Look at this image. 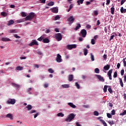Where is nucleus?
<instances>
[{"label":"nucleus","mask_w":126,"mask_h":126,"mask_svg":"<svg viewBox=\"0 0 126 126\" xmlns=\"http://www.w3.org/2000/svg\"><path fill=\"white\" fill-rule=\"evenodd\" d=\"M81 27V25H80V24H78L77 26L75 27V28L74 29V30H75V31H77V30H78V29H79V28H80Z\"/></svg>","instance_id":"obj_18"},{"label":"nucleus","mask_w":126,"mask_h":126,"mask_svg":"<svg viewBox=\"0 0 126 126\" xmlns=\"http://www.w3.org/2000/svg\"><path fill=\"white\" fill-rule=\"evenodd\" d=\"M12 86H13V87H16V88H20V85H19L17 84H15L14 83H12Z\"/></svg>","instance_id":"obj_19"},{"label":"nucleus","mask_w":126,"mask_h":126,"mask_svg":"<svg viewBox=\"0 0 126 126\" xmlns=\"http://www.w3.org/2000/svg\"><path fill=\"white\" fill-rule=\"evenodd\" d=\"M76 48V44H69L67 45V49L68 50H72V49H75Z\"/></svg>","instance_id":"obj_8"},{"label":"nucleus","mask_w":126,"mask_h":126,"mask_svg":"<svg viewBox=\"0 0 126 126\" xmlns=\"http://www.w3.org/2000/svg\"><path fill=\"white\" fill-rule=\"evenodd\" d=\"M103 68L105 70H109V69L110 68V65L107 64L104 66Z\"/></svg>","instance_id":"obj_22"},{"label":"nucleus","mask_w":126,"mask_h":126,"mask_svg":"<svg viewBox=\"0 0 126 126\" xmlns=\"http://www.w3.org/2000/svg\"><path fill=\"white\" fill-rule=\"evenodd\" d=\"M54 31H55V32H60V30L58 28H56L55 29Z\"/></svg>","instance_id":"obj_59"},{"label":"nucleus","mask_w":126,"mask_h":126,"mask_svg":"<svg viewBox=\"0 0 126 126\" xmlns=\"http://www.w3.org/2000/svg\"><path fill=\"white\" fill-rule=\"evenodd\" d=\"M12 24H14V21L13 20H10L8 23L7 24V25L8 26H10V25H12Z\"/></svg>","instance_id":"obj_13"},{"label":"nucleus","mask_w":126,"mask_h":126,"mask_svg":"<svg viewBox=\"0 0 126 126\" xmlns=\"http://www.w3.org/2000/svg\"><path fill=\"white\" fill-rule=\"evenodd\" d=\"M120 116H125L126 115V110H125L123 113H120Z\"/></svg>","instance_id":"obj_45"},{"label":"nucleus","mask_w":126,"mask_h":126,"mask_svg":"<svg viewBox=\"0 0 126 126\" xmlns=\"http://www.w3.org/2000/svg\"><path fill=\"white\" fill-rule=\"evenodd\" d=\"M44 39V36H41L37 39V41H42Z\"/></svg>","instance_id":"obj_41"},{"label":"nucleus","mask_w":126,"mask_h":126,"mask_svg":"<svg viewBox=\"0 0 126 126\" xmlns=\"http://www.w3.org/2000/svg\"><path fill=\"white\" fill-rule=\"evenodd\" d=\"M121 74L122 76H123V75H124V74H125V70L124 69L121 70Z\"/></svg>","instance_id":"obj_46"},{"label":"nucleus","mask_w":126,"mask_h":126,"mask_svg":"<svg viewBox=\"0 0 126 126\" xmlns=\"http://www.w3.org/2000/svg\"><path fill=\"white\" fill-rule=\"evenodd\" d=\"M1 15L2 16H4V17H5V16H7V14L5 12H1Z\"/></svg>","instance_id":"obj_32"},{"label":"nucleus","mask_w":126,"mask_h":126,"mask_svg":"<svg viewBox=\"0 0 126 126\" xmlns=\"http://www.w3.org/2000/svg\"><path fill=\"white\" fill-rule=\"evenodd\" d=\"M16 103V100L14 98H9L8 100H7V104L14 105Z\"/></svg>","instance_id":"obj_4"},{"label":"nucleus","mask_w":126,"mask_h":126,"mask_svg":"<svg viewBox=\"0 0 126 126\" xmlns=\"http://www.w3.org/2000/svg\"><path fill=\"white\" fill-rule=\"evenodd\" d=\"M39 115H40V113H36V114H33L34 118V119H36V118L37 117H38V116H39Z\"/></svg>","instance_id":"obj_42"},{"label":"nucleus","mask_w":126,"mask_h":126,"mask_svg":"<svg viewBox=\"0 0 126 126\" xmlns=\"http://www.w3.org/2000/svg\"><path fill=\"white\" fill-rule=\"evenodd\" d=\"M107 116L108 118H109V119L111 118V114H110V113H107Z\"/></svg>","instance_id":"obj_63"},{"label":"nucleus","mask_w":126,"mask_h":126,"mask_svg":"<svg viewBox=\"0 0 126 126\" xmlns=\"http://www.w3.org/2000/svg\"><path fill=\"white\" fill-rule=\"evenodd\" d=\"M124 81L126 82V75L124 76Z\"/></svg>","instance_id":"obj_64"},{"label":"nucleus","mask_w":126,"mask_h":126,"mask_svg":"<svg viewBox=\"0 0 126 126\" xmlns=\"http://www.w3.org/2000/svg\"><path fill=\"white\" fill-rule=\"evenodd\" d=\"M14 37H15V38H16V39H20V36H18L16 34H14Z\"/></svg>","instance_id":"obj_49"},{"label":"nucleus","mask_w":126,"mask_h":126,"mask_svg":"<svg viewBox=\"0 0 126 126\" xmlns=\"http://www.w3.org/2000/svg\"><path fill=\"white\" fill-rule=\"evenodd\" d=\"M108 75L109 76V78L110 80H111V70H109L108 72Z\"/></svg>","instance_id":"obj_43"},{"label":"nucleus","mask_w":126,"mask_h":126,"mask_svg":"<svg viewBox=\"0 0 126 126\" xmlns=\"http://www.w3.org/2000/svg\"><path fill=\"white\" fill-rule=\"evenodd\" d=\"M73 7V4H71L69 6V9H71Z\"/></svg>","instance_id":"obj_62"},{"label":"nucleus","mask_w":126,"mask_h":126,"mask_svg":"<svg viewBox=\"0 0 126 126\" xmlns=\"http://www.w3.org/2000/svg\"><path fill=\"white\" fill-rule=\"evenodd\" d=\"M116 114V111L115 110H113L111 111V115H115Z\"/></svg>","instance_id":"obj_55"},{"label":"nucleus","mask_w":126,"mask_h":126,"mask_svg":"<svg viewBox=\"0 0 126 126\" xmlns=\"http://www.w3.org/2000/svg\"><path fill=\"white\" fill-rule=\"evenodd\" d=\"M111 13L112 14H114V13H115V8L114 7V6H113L111 8Z\"/></svg>","instance_id":"obj_26"},{"label":"nucleus","mask_w":126,"mask_h":126,"mask_svg":"<svg viewBox=\"0 0 126 126\" xmlns=\"http://www.w3.org/2000/svg\"><path fill=\"white\" fill-rule=\"evenodd\" d=\"M75 19L73 18V16H70L68 19H67V21L68 22H70V24H72L73 22H74Z\"/></svg>","instance_id":"obj_9"},{"label":"nucleus","mask_w":126,"mask_h":126,"mask_svg":"<svg viewBox=\"0 0 126 126\" xmlns=\"http://www.w3.org/2000/svg\"><path fill=\"white\" fill-rule=\"evenodd\" d=\"M62 87H63V88H69V85L64 84V85H62Z\"/></svg>","instance_id":"obj_23"},{"label":"nucleus","mask_w":126,"mask_h":126,"mask_svg":"<svg viewBox=\"0 0 126 126\" xmlns=\"http://www.w3.org/2000/svg\"><path fill=\"white\" fill-rule=\"evenodd\" d=\"M68 80L69 81H72V80H73V75L72 74L69 75L68 78Z\"/></svg>","instance_id":"obj_17"},{"label":"nucleus","mask_w":126,"mask_h":126,"mask_svg":"<svg viewBox=\"0 0 126 126\" xmlns=\"http://www.w3.org/2000/svg\"><path fill=\"white\" fill-rule=\"evenodd\" d=\"M51 11L53 13H58L59 12V9H58L57 7H54L51 9Z\"/></svg>","instance_id":"obj_11"},{"label":"nucleus","mask_w":126,"mask_h":126,"mask_svg":"<svg viewBox=\"0 0 126 126\" xmlns=\"http://www.w3.org/2000/svg\"><path fill=\"white\" fill-rule=\"evenodd\" d=\"M21 16L23 17H26L27 16V15L25 13V12H22L21 13Z\"/></svg>","instance_id":"obj_38"},{"label":"nucleus","mask_w":126,"mask_h":126,"mask_svg":"<svg viewBox=\"0 0 126 126\" xmlns=\"http://www.w3.org/2000/svg\"><path fill=\"white\" fill-rule=\"evenodd\" d=\"M74 118H75V115L73 113H71L68 116V117L65 119V122H70L72 120H73Z\"/></svg>","instance_id":"obj_2"},{"label":"nucleus","mask_w":126,"mask_h":126,"mask_svg":"<svg viewBox=\"0 0 126 126\" xmlns=\"http://www.w3.org/2000/svg\"><path fill=\"white\" fill-rule=\"evenodd\" d=\"M91 61L92 62H94V55H93V54H92V53H91Z\"/></svg>","instance_id":"obj_35"},{"label":"nucleus","mask_w":126,"mask_h":126,"mask_svg":"<svg viewBox=\"0 0 126 126\" xmlns=\"http://www.w3.org/2000/svg\"><path fill=\"white\" fill-rule=\"evenodd\" d=\"M80 33L82 34V36L83 37V38H85V37H86V35H87V32L85 29L82 30L80 32Z\"/></svg>","instance_id":"obj_6"},{"label":"nucleus","mask_w":126,"mask_h":126,"mask_svg":"<svg viewBox=\"0 0 126 126\" xmlns=\"http://www.w3.org/2000/svg\"><path fill=\"white\" fill-rule=\"evenodd\" d=\"M34 113H36V110H32L30 112V114H33Z\"/></svg>","instance_id":"obj_54"},{"label":"nucleus","mask_w":126,"mask_h":126,"mask_svg":"<svg viewBox=\"0 0 126 126\" xmlns=\"http://www.w3.org/2000/svg\"><path fill=\"white\" fill-rule=\"evenodd\" d=\"M41 3H46V0H40Z\"/></svg>","instance_id":"obj_52"},{"label":"nucleus","mask_w":126,"mask_h":126,"mask_svg":"<svg viewBox=\"0 0 126 126\" xmlns=\"http://www.w3.org/2000/svg\"><path fill=\"white\" fill-rule=\"evenodd\" d=\"M54 38L57 40V41H62V39H63V36L62 35V33H58L55 34Z\"/></svg>","instance_id":"obj_3"},{"label":"nucleus","mask_w":126,"mask_h":126,"mask_svg":"<svg viewBox=\"0 0 126 126\" xmlns=\"http://www.w3.org/2000/svg\"><path fill=\"white\" fill-rule=\"evenodd\" d=\"M83 1H84V0H78L77 2L78 5H80V3L81 4H82V3H83Z\"/></svg>","instance_id":"obj_28"},{"label":"nucleus","mask_w":126,"mask_h":126,"mask_svg":"<svg viewBox=\"0 0 126 126\" xmlns=\"http://www.w3.org/2000/svg\"><path fill=\"white\" fill-rule=\"evenodd\" d=\"M123 63H124V66H125L126 67V60L125 58L123 59Z\"/></svg>","instance_id":"obj_48"},{"label":"nucleus","mask_w":126,"mask_h":126,"mask_svg":"<svg viewBox=\"0 0 126 126\" xmlns=\"http://www.w3.org/2000/svg\"><path fill=\"white\" fill-rule=\"evenodd\" d=\"M94 15H97L98 14V12L97 11H94Z\"/></svg>","instance_id":"obj_58"},{"label":"nucleus","mask_w":126,"mask_h":126,"mask_svg":"<svg viewBox=\"0 0 126 126\" xmlns=\"http://www.w3.org/2000/svg\"><path fill=\"white\" fill-rule=\"evenodd\" d=\"M58 117H63L64 114H63V113L60 112L57 114Z\"/></svg>","instance_id":"obj_33"},{"label":"nucleus","mask_w":126,"mask_h":126,"mask_svg":"<svg viewBox=\"0 0 126 126\" xmlns=\"http://www.w3.org/2000/svg\"><path fill=\"white\" fill-rule=\"evenodd\" d=\"M99 121L100 122V123H102V125H103L104 126H107L108 125H107V123H106V122H105V121L100 119L99 120Z\"/></svg>","instance_id":"obj_21"},{"label":"nucleus","mask_w":126,"mask_h":126,"mask_svg":"<svg viewBox=\"0 0 126 126\" xmlns=\"http://www.w3.org/2000/svg\"><path fill=\"white\" fill-rule=\"evenodd\" d=\"M94 72H95V73H99V72H100V70L99 69V68H96L94 69Z\"/></svg>","instance_id":"obj_40"},{"label":"nucleus","mask_w":126,"mask_h":126,"mask_svg":"<svg viewBox=\"0 0 126 126\" xmlns=\"http://www.w3.org/2000/svg\"><path fill=\"white\" fill-rule=\"evenodd\" d=\"M91 44L92 45H95V40H94V39H92V40H91Z\"/></svg>","instance_id":"obj_47"},{"label":"nucleus","mask_w":126,"mask_h":126,"mask_svg":"<svg viewBox=\"0 0 126 126\" xmlns=\"http://www.w3.org/2000/svg\"><path fill=\"white\" fill-rule=\"evenodd\" d=\"M117 68H118V69L120 68V67H121V63H118L117 64Z\"/></svg>","instance_id":"obj_60"},{"label":"nucleus","mask_w":126,"mask_h":126,"mask_svg":"<svg viewBox=\"0 0 126 126\" xmlns=\"http://www.w3.org/2000/svg\"><path fill=\"white\" fill-rule=\"evenodd\" d=\"M68 106H70V107H71V108H73V109H75V108H76V106L73 104V103L71 102H68Z\"/></svg>","instance_id":"obj_16"},{"label":"nucleus","mask_w":126,"mask_h":126,"mask_svg":"<svg viewBox=\"0 0 126 126\" xmlns=\"http://www.w3.org/2000/svg\"><path fill=\"white\" fill-rule=\"evenodd\" d=\"M1 41H2L3 42H10L11 40H10V39L8 38L3 37L1 38Z\"/></svg>","instance_id":"obj_12"},{"label":"nucleus","mask_w":126,"mask_h":126,"mask_svg":"<svg viewBox=\"0 0 126 126\" xmlns=\"http://www.w3.org/2000/svg\"><path fill=\"white\" fill-rule=\"evenodd\" d=\"M94 116H99V112H98V111H94Z\"/></svg>","instance_id":"obj_44"},{"label":"nucleus","mask_w":126,"mask_h":126,"mask_svg":"<svg viewBox=\"0 0 126 126\" xmlns=\"http://www.w3.org/2000/svg\"><path fill=\"white\" fill-rule=\"evenodd\" d=\"M120 11H121V13H126V9H124V7H122L121 8Z\"/></svg>","instance_id":"obj_20"},{"label":"nucleus","mask_w":126,"mask_h":126,"mask_svg":"<svg viewBox=\"0 0 126 126\" xmlns=\"http://www.w3.org/2000/svg\"><path fill=\"white\" fill-rule=\"evenodd\" d=\"M75 85L77 87V89H80V85L78 84V82L75 83Z\"/></svg>","instance_id":"obj_31"},{"label":"nucleus","mask_w":126,"mask_h":126,"mask_svg":"<svg viewBox=\"0 0 126 126\" xmlns=\"http://www.w3.org/2000/svg\"><path fill=\"white\" fill-rule=\"evenodd\" d=\"M117 76H118V72L115 71L114 73L113 77L114 78H117Z\"/></svg>","instance_id":"obj_39"},{"label":"nucleus","mask_w":126,"mask_h":126,"mask_svg":"<svg viewBox=\"0 0 126 126\" xmlns=\"http://www.w3.org/2000/svg\"><path fill=\"white\" fill-rule=\"evenodd\" d=\"M61 19V17H60L59 15H57L55 16L54 20H59V19Z\"/></svg>","instance_id":"obj_37"},{"label":"nucleus","mask_w":126,"mask_h":126,"mask_svg":"<svg viewBox=\"0 0 126 126\" xmlns=\"http://www.w3.org/2000/svg\"><path fill=\"white\" fill-rule=\"evenodd\" d=\"M36 16V14H35V13L34 12H31L29 14V15H28L25 18V21H32V19L34 18Z\"/></svg>","instance_id":"obj_1"},{"label":"nucleus","mask_w":126,"mask_h":126,"mask_svg":"<svg viewBox=\"0 0 126 126\" xmlns=\"http://www.w3.org/2000/svg\"><path fill=\"white\" fill-rule=\"evenodd\" d=\"M42 42L45 44H47L48 43H50V40L47 38H45L42 40Z\"/></svg>","instance_id":"obj_15"},{"label":"nucleus","mask_w":126,"mask_h":126,"mask_svg":"<svg viewBox=\"0 0 126 126\" xmlns=\"http://www.w3.org/2000/svg\"><path fill=\"white\" fill-rule=\"evenodd\" d=\"M27 108L28 109V111H30L31 110H32V105L29 104L27 105Z\"/></svg>","instance_id":"obj_27"},{"label":"nucleus","mask_w":126,"mask_h":126,"mask_svg":"<svg viewBox=\"0 0 126 126\" xmlns=\"http://www.w3.org/2000/svg\"><path fill=\"white\" fill-rule=\"evenodd\" d=\"M54 4H55V2H54L53 1H50L49 3H48L47 4V5L48 6H53V5H54Z\"/></svg>","instance_id":"obj_30"},{"label":"nucleus","mask_w":126,"mask_h":126,"mask_svg":"<svg viewBox=\"0 0 126 126\" xmlns=\"http://www.w3.org/2000/svg\"><path fill=\"white\" fill-rule=\"evenodd\" d=\"M84 56H87V54H88V50L86 48L84 49Z\"/></svg>","instance_id":"obj_25"},{"label":"nucleus","mask_w":126,"mask_h":126,"mask_svg":"<svg viewBox=\"0 0 126 126\" xmlns=\"http://www.w3.org/2000/svg\"><path fill=\"white\" fill-rule=\"evenodd\" d=\"M62 60L63 59H62V56H61L60 54H58L56 57V61L57 62V63H62Z\"/></svg>","instance_id":"obj_7"},{"label":"nucleus","mask_w":126,"mask_h":126,"mask_svg":"<svg viewBox=\"0 0 126 126\" xmlns=\"http://www.w3.org/2000/svg\"><path fill=\"white\" fill-rule=\"evenodd\" d=\"M6 118H8L10 120H13V116L12 114L9 113L6 115Z\"/></svg>","instance_id":"obj_14"},{"label":"nucleus","mask_w":126,"mask_h":126,"mask_svg":"<svg viewBox=\"0 0 126 126\" xmlns=\"http://www.w3.org/2000/svg\"><path fill=\"white\" fill-rule=\"evenodd\" d=\"M16 69L17 70H23V67L22 66H18L16 68Z\"/></svg>","instance_id":"obj_29"},{"label":"nucleus","mask_w":126,"mask_h":126,"mask_svg":"<svg viewBox=\"0 0 126 126\" xmlns=\"http://www.w3.org/2000/svg\"><path fill=\"white\" fill-rule=\"evenodd\" d=\"M48 72H49V73H54V72H55V71H54V70H53V69L52 68H49L48 69Z\"/></svg>","instance_id":"obj_36"},{"label":"nucleus","mask_w":126,"mask_h":126,"mask_svg":"<svg viewBox=\"0 0 126 126\" xmlns=\"http://www.w3.org/2000/svg\"><path fill=\"white\" fill-rule=\"evenodd\" d=\"M119 81H120L121 86L122 87H124V83L123 82V80H122V78H119Z\"/></svg>","instance_id":"obj_24"},{"label":"nucleus","mask_w":126,"mask_h":126,"mask_svg":"<svg viewBox=\"0 0 126 126\" xmlns=\"http://www.w3.org/2000/svg\"><path fill=\"white\" fill-rule=\"evenodd\" d=\"M79 41L80 42H82V41H83V38H82V37H79Z\"/></svg>","instance_id":"obj_57"},{"label":"nucleus","mask_w":126,"mask_h":126,"mask_svg":"<svg viewBox=\"0 0 126 126\" xmlns=\"http://www.w3.org/2000/svg\"><path fill=\"white\" fill-rule=\"evenodd\" d=\"M110 0H106V5H109V4H110Z\"/></svg>","instance_id":"obj_53"},{"label":"nucleus","mask_w":126,"mask_h":126,"mask_svg":"<svg viewBox=\"0 0 126 126\" xmlns=\"http://www.w3.org/2000/svg\"><path fill=\"white\" fill-rule=\"evenodd\" d=\"M107 88H108V86H107V85L104 86V88H103V91L105 93H106V92H107Z\"/></svg>","instance_id":"obj_34"},{"label":"nucleus","mask_w":126,"mask_h":126,"mask_svg":"<svg viewBox=\"0 0 126 126\" xmlns=\"http://www.w3.org/2000/svg\"><path fill=\"white\" fill-rule=\"evenodd\" d=\"M51 32V31L49 29H47L46 31H45V33H50Z\"/></svg>","instance_id":"obj_61"},{"label":"nucleus","mask_w":126,"mask_h":126,"mask_svg":"<svg viewBox=\"0 0 126 126\" xmlns=\"http://www.w3.org/2000/svg\"><path fill=\"white\" fill-rule=\"evenodd\" d=\"M48 87H49V84H47V83H45V84L44 85V88H48Z\"/></svg>","instance_id":"obj_50"},{"label":"nucleus","mask_w":126,"mask_h":126,"mask_svg":"<svg viewBox=\"0 0 126 126\" xmlns=\"http://www.w3.org/2000/svg\"><path fill=\"white\" fill-rule=\"evenodd\" d=\"M34 45H35L36 46H39V43H38V41H37V40H36L35 39L32 40V42L29 44V46H30V47H32V46H34Z\"/></svg>","instance_id":"obj_5"},{"label":"nucleus","mask_w":126,"mask_h":126,"mask_svg":"<svg viewBox=\"0 0 126 126\" xmlns=\"http://www.w3.org/2000/svg\"><path fill=\"white\" fill-rule=\"evenodd\" d=\"M125 2H126V0H121V5H123V4H124V3H125Z\"/></svg>","instance_id":"obj_51"},{"label":"nucleus","mask_w":126,"mask_h":126,"mask_svg":"<svg viewBox=\"0 0 126 126\" xmlns=\"http://www.w3.org/2000/svg\"><path fill=\"white\" fill-rule=\"evenodd\" d=\"M97 78L99 79V81H101V82H104L105 81V79H104V77H102L100 75H96Z\"/></svg>","instance_id":"obj_10"},{"label":"nucleus","mask_w":126,"mask_h":126,"mask_svg":"<svg viewBox=\"0 0 126 126\" xmlns=\"http://www.w3.org/2000/svg\"><path fill=\"white\" fill-rule=\"evenodd\" d=\"M98 35H94V40H97V39H98Z\"/></svg>","instance_id":"obj_56"}]
</instances>
